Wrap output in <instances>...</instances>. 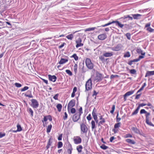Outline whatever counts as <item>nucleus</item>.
Instances as JSON below:
<instances>
[{
	"label": "nucleus",
	"mask_w": 154,
	"mask_h": 154,
	"mask_svg": "<svg viewBox=\"0 0 154 154\" xmlns=\"http://www.w3.org/2000/svg\"><path fill=\"white\" fill-rule=\"evenodd\" d=\"M71 57L74 58L75 60L76 61L78 60L79 59L78 57L75 54H74Z\"/></svg>",
	"instance_id": "33"
},
{
	"label": "nucleus",
	"mask_w": 154,
	"mask_h": 154,
	"mask_svg": "<svg viewBox=\"0 0 154 154\" xmlns=\"http://www.w3.org/2000/svg\"><path fill=\"white\" fill-rule=\"evenodd\" d=\"M75 101L74 99L70 100L68 105V110L69 111L70 108L74 106L75 105Z\"/></svg>",
	"instance_id": "9"
},
{
	"label": "nucleus",
	"mask_w": 154,
	"mask_h": 154,
	"mask_svg": "<svg viewBox=\"0 0 154 154\" xmlns=\"http://www.w3.org/2000/svg\"><path fill=\"white\" fill-rule=\"evenodd\" d=\"M28 112L30 114L32 117L33 116V112L31 108H29L27 109Z\"/></svg>",
	"instance_id": "32"
},
{
	"label": "nucleus",
	"mask_w": 154,
	"mask_h": 154,
	"mask_svg": "<svg viewBox=\"0 0 154 154\" xmlns=\"http://www.w3.org/2000/svg\"><path fill=\"white\" fill-rule=\"evenodd\" d=\"M130 72L132 74H136V71L135 69H131L130 71Z\"/></svg>",
	"instance_id": "39"
},
{
	"label": "nucleus",
	"mask_w": 154,
	"mask_h": 154,
	"mask_svg": "<svg viewBox=\"0 0 154 154\" xmlns=\"http://www.w3.org/2000/svg\"><path fill=\"white\" fill-rule=\"evenodd\" d=\"M104 56H101L99 57V59L100 60H101L102 62H104L105 61V59L104 58Z\"/></svg>",
	"instance_id": "53"
},
{
	"label": "nucleus",
	"mask_w": 154,
	"mask_h": 154,
	"mask_svg": "<svg viewBox=\"0 0 154 154\" xmlns=\"http://www.w3.org/2000/svg\"><path fill=\"white\" fill-rule=\"evenodd\" d=\"M52 125L51 124H50V125H49L48 126L47 128V132L48 133H49L50 132L52 128Z\"/></svg>",
	"instance_id": "31"
},
{
	"label": "nucleus",
	"mask_w": 154,
	"mask_h": 154,
	"mask_svg": "<svg viewBox=\"0 0 154 154\" xmlns=\"http://www.w3.org/2000/svg\"><path fill=\"white\" fill-rule=\"evenodd\" d=\"M48 119L50 121H52V118L51 116L48 115L47 116H45L43 120H42V122L43 124V126L44 127L45 126V124H44V122H46Z\"/></svg>",
	"instance_id": "12"
},
{
	"label": "nucleus",
	"mask_w": 154,
	"mask_h": 154,
	"mask_svg": "<svg viewBox=\"0 0 154 154\" xmlns=\"http://www.w3.org/2000/svg\"><path fill=\"white\" fill-rule=\"evenodd\" d=\"M59 96V94H56L54 97L53 98L55 100H57L58 99V97Z\"/></svg>",
	"instance_id": "58"
},
{
	"label": "nucleus",
	"mask_w": 154,
	"mask_h": 154,
	"mask_svg": "<svg viewBox=\"0 0 154 154\" xmlns=\"http://www.w3.org/2000/svg\"><path fill=\"white\" fill-rule=\"evenodd\" d=\"M141 94H137L135 97V99H138L140 98V97L141 95Z\"/></svg>",
	"instance_id": "64"
},
{
	"label": "nucleus",
	"mask_w": 154,
	"mask_h": 154,
	"mask_svg": "<svg viewBox=\"0 0 154 154\" xmlns=\"http://www.w3.org/2000/svg\"><path fill=\"white\" fill-rule=\"evenodd\" d=\"M146 123L148 125L152 126H154V125L151 122L149 121V119L146 120Z\"/></svg>",
	"instance_id": "36"
},
{
	"label": "nucleus",
	"mask_w": 154,
	"mask_h": 154,
	"mask_svg": "<svg viewBox=\"0 0 154 154\" xmlns=\"http://www.w3.org/2000/svg\"><path fill=\"white\" fill-rule=\"evenodd\" d=\"M138 111L136 109L134 112L132 113L131 116H133L134 115H136L138 113Z\"/></svg>",
	"instance_id": "55"
},
{
	"label": "nucleus",
	"mask_w": 154,
	"mask_h": 154,
	"mask_svg": "<svg viewBox=\"0 0 154 154\" xmlns=\"http://www.w3.org/2000/svg\"><path fill=\"white\" fill-rule=\"evenodd\" d=\"M96 29V27L89 28L86 29L85 30V31H93V30H94L95 29Z\"/></svg>",
	"instance_id": "37"
},
{
	"label": "nucleus",
	"mask_w": 154,
	"mask_h": 154,
	"mask_svg": "<svg viewBox=\"0 0 154 154\" xmlns=\"http://www.w3.org/2000/svg\"><path fill=\"white\" fill-rule=\"evenodd\" d=\"M126 141L127 143H130L131 144H134L135 143V142L134 141L130 139H127L126 140Z\"/></svg>",
	"instance_id": "27"
},
{
	"label": "nucleus",
	"mask_w": 154,
	"mask_h": 154,
	"mask_svg": "<svg viewBox=\"0 0 154 154\" xmlns=\"http://www.w3.org/2000/svg\"><path fill=\"white\" fill-rule=\"evenodd\" d=\"M96 79V80L98 81H101L103 79L102 75L99 73H97Z\"/></svg>",
	"instance_id": "17"
},
{
	"label": "nucleus",
	"mask_w": 154,
	"mask_h": 154,
	"mask_svg": "<svg viewBox=\"0 0 154 154\" xmlns=\"http://www.w3.org/2000/svg\"><path fill=\"white\" fill-rule=\"evenodd\" d=\"M15 86L17 88H20L22 86V85L20 83H15Z\"/></svg>",
	"instance_id": "50"
},
{
	"label": "nucleus",
	"mask_w": 154,
	"mask_h": 154,
	"mask_svg": "<svg viewBox=\"0 0 154 154\" xmlns=\"http://www.w3.org/2000/svg\"><path fill=\"white\" fill-rule=\"evenodd\" d=\"M66 72L70 76H72V72L69 70L67 69L66 70Z\"/></svg>",
	"instance_id": "44"
},
{
	"label": "nucleus",
	"mask_w": 154,
	"mask_h": 154,
	"mask_svg": "<svg viewBox=\"0 0 154 154\" xmlns=\"http://www.w3.org/2000/svg\"><path fill=\"white\" fill-rule=\"evenodd\" d=\"M81 115L76 112L73 115L72 118V120L74 122H77L80 118Z\"/></svg>",
	"instance_id": "10"
},
{
	"label": "nucleus",
	"mask_w": 154,
	"mask_h": 154,
	"mask_svg": "<svg viewBox=\"0 0 154 154\" xmlns=\"http://www.w3.org/2000/svg\"><path fill=\"white\" fill-rule=\"evenodd\" d=\"M119 115V112H118L117 113V116H116V121L118 122H119L121 119V118H120L118 117Z\"/></svg>",
	"instance_id": "54"
},
{
	"label": "nucleus",
	"mask_w": 154,
	"mask_h": 154,
	"mask_svg": "<svg viewBox=\"0 0 154 154\" xmlns=\"http://www.w3.org/2000/svg\"><path fill=\"white\" fill-rule=\"evenodd\" d=\"M48 76L49 80L53 82H55L57 79L56 76L54 75H48Z\"/></svg>",
	"instance_id": "14"
},
{
	"label": "nucleus",
	"mask_w": 154,
	"mask_h": 154,
	"mask_svg": "<svg viewBox=\"0 0 154 154\" xmlns=\"http://www.w3.org/2000/svg\"><path fill=\"white\" fill-rule=\"evenodd\" d=\"M91 128L92 130H93L94 129L96 128L95 122L94 121L92 120L91 122Z\"/></svg>",
	"instance_id": "34"
},
{
	"label": "nucleus",
	"mask_w": 154,
	"mask_h": 154,
	"mask_svg": "<svg viewBox=\"0 0 154 154\" xmlns=\"http://www.w3.org/2000/svg\"><path fill=\"white\" fill-rule=\"evenodd\" d=\"M144 56H143L140 55L139 56V57L137 59V60H138V61H140L141 59H142L144 58Z\"/></svg>",
	"instance_id": "60"
},
{
	"label": "nucleus",
	"mask_w": 154,
	"mask_h": 154,
	"mask_svg": "<svg viewBox=\"0 0 154 154\" xmlns=\"http://www.w3.org/2000/svg\"><path fill=\"white\" fill-rule=\"evenodd\" d=\"M96 110L95 108H94L93 110L92 113V115L93 117H95L96 116H97V115L96 113Z\"/></svg>",
	"instance_id": "40"
},
{
	"label": "nucleus",
	"mask_w": 154,
	"mask_h": 154,
	"mask_svg": "<svg viewBox=\"0 0 154 154\" xmlns=\"http://www.w3.org/2000/svg\"><path fill=\"white\" fill-rule=\"evenodd\" d=\"M105 120L104 119H103V120L99 122L98 124V126H100L101 125L103 124L105 122Z\"/></svg>",
	"instance_id": "47"
},
{
	"label": "nucleus",
	"mask_w": 154,
	"mask_h": 154,
	"mask_svg": "<svg viewBox=\"0 0 154 154\" xmlns=\"http://www.w3.org/2000/svg\"><path fill=\"white\" fill-rule=\"evenodd\" d=\"M126 36L127 38L128 39L130 40L131 39V35L130 33H127L126 34Z\"/></svg>",
	"instance_id": "48"
},
{
	"label": "nucleus",
	"mask_w": 154,
	"mask_h": 154,
	"mask_svg": "<svg viewBox=\"0 0 154 154\" xmlns=\"http://www.w3.org/2000/svg\"><path fill=\"white\" fill-rule=\"evenodd\" d=\"M132 137V135L129 134H126L125 136V138Z\"/></svg>",
	"instance_id": "56"
},
{
	"label": "nucleus",
	"mask_w": 154,
	"mask_h": 154,
	"mask_svg": "<svg viewBox=\"0 0 154 154\" xmlns=\"http://www.w3.org/2000/svg\"><path fill=\"white\" fill-rule=\"evenodd\" d=\"M100 147L101 149L104 150L108 148V146H106L105 145L103 144H102L101 146H100Z\"/></svg>",
	"instance_id": "42"
},
{
	"label": "nucleus",
	"mask_w": 154,
	"mask_h": 154,
	"mask_svg": "<svg viewBox=\"0 0 154 154\" xmlns=\"http://www.w3.org/2000/svg\"><path fill=\"white\" fill-rule=\"evenodd\" d=\"M17 129L16 130H13L12 131L13 132L16 133L18 131H22V129L20 125L18 124L17 126Z\"/></svg>",
	"instance_id": "22"
},
{
	"label": "nucleus",
	"mask_w": 154,
	"mask_h": 154,
	"mask_svg": "<svg viewBox=\"0 0 154 154\" xmlns=\"http://www.w3.org/2000/svg\"><path fill=\"white\" fill-rule=\"evenodd\" d=\"M64 116L63 117V119L64 120H66L67 118L68 115L66 112H65L64 113Z\"/></svg>",
	"instance_id": "62"
},
{
	"label": "nucleus",
	"mask_w": 154,
	"mask_h": 154,
	"mask_svg": "<svg viewBox=\"0 0 154 154\" xmlns=\"http://www.w3.org/2000/svg\"><path fill=\"white\" fill-rule=\"evenodd\" d=\"M92 83L91 78L89 79L86 82L85 84V91H88L92 89Z\"/></svg>",
	"instance_id": "4"
},
{
	"label": "nucleus",
	"mask_w": 154,
	"mask_h": 154,
	"mask_svg": "<svg viewBox=\"0 0 154 154\" xmlns=\"http://www.w3.org/2000/svg\"><path fill=\"white\" fill-rule=\"evenodd\" d=\"M154 75V71H147L145 75V77H146Z\"/></svg>",
	"instance_id": "19"
},
{
	"label": "nucleus",
	"mask_w": 154,
	"mask_h": 154,
	"mask_svg": "<svg viewBox=\"0 0 154 154\" xmlns=\"http://www.w3.org/2000/svg\"><path fill=\"white\" fill-rule=\"evenodd\" d=\"M114 23H115L116 26H118V27H120L121 28H122L124 26V25L123 24H121L118 21H113L111 22H109L105 25H102L101 26L104 27Z\"/></svg>",
	"instance_id": "1"
},
{
	"label": "nucleus",
	"mask_w": 154,
	"mask_h": 154,
	"mask_svg": "<svg viewBox=\"0 0 154 154\" xmlns=\"http://www.w3.org/2000/svg\"><path fill=\"white\" fill-rule=\"evenodd\" d=\"M83 148L82 146L81 145H79L77 146L76 149L79 152H82V149Z\"/></svg>",
	"instance_id": "26"
},
{
	"label": "nucleus",
	"mask_w": 154,
	"mask_h": 154,
	"mask_svg": "<svg viewBox=\"0 0 154 154\" xmlns=\"http://www.w3.org/2000/svg\"><path fill=\"white\" fill-rule=\"evenodd\" d=\"M121 48V45L120 44H119L116 46L111 48V49L113 51H117L120 50Z\"/></svg>",
	"instance_id": "13"
},
{
	"label": "nucleus",
	"mask_w": 154,
	"mask_h": 154,
	"mask_svg": "<svg viewBox=\"0 0 154 154\" xmlns=\"http://www.w3.org/2000/svg\"><path fill=\"white\" fill-rule=\"evenodd\" d=\"M119 77V76L117 75H111L110 76V78H111V79H112L115 78H118Z\"/></svg>",
	"instance_id": "51"
},
{
	"label": "nucleus",
	"mask_w": 154,
	"mask_h": 154,
	"mask_svg": "<svg viewBox=\"0 0 154 154\" xmlns=\"http://www.w3.org/2000/svg\"><path fill=\"white\" fill-rule=\"evenodd\" d=\"M107 37V36L106 34H103L99 35L98 36V38L100 40H104Z\"/></svg>",
	"instance_id": "16"
},
{
	"label": "nucleus",
	"mask_w": 154,
	"mask_h": 154,
	"mask_svg": "<svg viewBox=\"0 0 154 154\" xmlns=\"http://www.w3.org/2000/svg\"><path fill=\"white\" fill-rule=\"evenodd\" d=\"M87 119L88 121H90L91 119V114H89L88 116L87 117Z\"/></svg>",
	"instance_id": "59"
},
{
	"label": "nucleus",
	"mask_w": 154,
	"mask_h": 154,
	"mask_svg": "<svg viewBox=\"0 0 154 154\" xmlns=\"http://www.w3.org/2000/svg\"><path fill=\"white\" fill-rule=\"evenodd\" d=\"M131 130L134 131V133L137 134H140V131L139 129H138L136 127H133L131 128Z\"/></svg>",
	"instance_id": "18"
},
{
	"label": "nucleus",
	"mask_w": 154,
	"mask_h": 154,
	"mask_svg": "<svg viewBox=\"0 0 154 154\" xmlns=\"http://www.w3.org/2000/svg\"><path fill=\"white\" fill-rule=\"evenodd\" d=\"M71 110V112L72 114H74L75 112V109L73 108H71L70 109Z\"/></svg>",
	"instance_id": "49"
},
{
	"label": "nucleus",
	"mask_w": 154,
	"mask_h": 154,
	"mask_svg": "<svg viewBox=\"0 0 154 154\" xmlns=\"http://www.w3.org/2000/svg\"><path fill=\"white\" fill-rule=\"evenodd\" d=\"M85 63L87 67L89 69H93L94 67L93 64L91 62L90 59L89 58H87L85 60Z\"/></svg>",
	"instance_id": "3"
},
{
	"label": "nucleus",
	"mask_w": 154,
	"mask_h": 154,
	"mask_svg": "<svg viewBox=\"0 0 154 154\" xmlns=\"http://www.w3.org/2000/svg\"><path fill=\"white\" fill-rule=\"evenodd\" d=\"M130 56L131 55L130 52L128 51L124 55V57H130Z\"/></svg>",
	"instance_id": "35"
},
{
	"label": "nucleus",
	"mask_w": 154,
	"mask_h": 154,
	"mask_svg": "<svg viewBox=\"0 0 154 154\" xmlns=\"http://www.w3.org/2000/svg\"><path fill=\"white\" fill-rule=\"evenodd\" d=\"M133 18V19L136 20H139L140 19V17L142 15L139 14H132L131 15Z\"/></svg>",
	"instance_id": "15"
},
{
	"label": "nucleus",
	"mask_w": 154,
	"mask_h": 154,
	"mask_svg": "<svg viewBox=\"0 0 154 154\" xmlns=\"http://www.w3.org/2000/svg\"><path fill=\"white\" fill-rule=\"evenodd\" d=\"M118 20H120V21H122L123 23H126L130 20H133V18L130 16L129 15H127L121 17Z\"/></svg>",
	"instance_id": "2"
},
{
	"label": "nucleus",
	"mask_w": 154,
	"mask_h": 154,
	"mask_svg": "<svg viewBox=\"0 0 154 154\" xmlns=\"http://www.w3.org/2000/svg\"><path fill=\"white\" fill-rule=\"evenodd\" d=\"M68 61V59H64L63 58H61L59 62V63L60 64H63L66 63Z\"/></svg>",
	"instance_id": "20"
},
{
	"label": "nucleus",
	"mask_w": 154,
	"mask_h": 154,
	"mask_svg": "<svg viewBox=\"0 0 154 154\" xmlns=\"http://www.w3.org/2000/svg\"><path fill=\"white\" fill-rule=\"evenodd\" d=\"M78 68V65L77 64H75L73 67V71L75 72V74L76 75L77 72V69Z\"/></svg>",
	"instance_id": "30"
},
{
	"label": "nucleus",
	"mask_w": 154,
	"mask_h": 154,
	"mask_svg": "<svg viewBox=\"0 0 154 154\" xmlns=\"http://www.w3.org/2000/svg\"><path fill=\"white\" fill-rule=\"evenodd\" d=\"M74 143L75 144H79L82 142V139L79 136L74 137L73 138Z\"/></svg>",
	"instance_id": "7"
},
{
	"label": "nucleus",
	"mask_w": 154,
	"mask_h": 154,
	"mask_svg": "<svg viewBox=\"0 0 154 154\" xmlns=\"http://www.w3.org/2000/svg\"><path fill=\"white\" fill-rule=\"evenodd\" d=\"M146 30L148 32H154V29L150 27H149L147 28Z\"/></svg>",
	"instance_id": "38"
},
{
	"label": "nucleus",
	"mask_w": 154,
	"mask_h": 154,
	"mask_svg": "<svg viewBox=\"0 0 154 154\" xmlns=\"http://www.w3.org/2000/svg\"><path fill=\"white\" fill-rule=\"evenodd\" d=\"M134 92V91H131L126 92L125 94V97H128L133 94Z\"/></svg>",
	"instance_id": "24"
},
{
	"label": "nucleus",
	"mask_w": 154,
	"mask_h": 154,
	"mask_svg": "<svg viewBox=\"0 0 154 154\" xmlns=\"http://www.w3.org/2000/svg\"><path fill=\"white\" fill-rule=\"evenodd\" d=\"M79 112H77L78 113L80 114V115H81L83 113L82 112V107H80L79 110Z\"/></svg>",
	"instance_id": "52"
},
{
	"label": "nucleus",
	"mask_w": 154,
	"mask_h": 154,
	"mask_svg": "<svg viewBox=\"0 0 154 154\" xmlns=\"http://www.w3.org/2000/svg\"><path fill=\"white\" fill-rule=\"evenodd\" d=\"M140 114H142L143 113H145L146 114V120L149 119V116L150 115V114L149 112H147L144 109H143L140 110Z\"/></svg>",
	"instance_id": "8"
},
{
	"label": "nucleus",
	"mask_w": 154,
	"mask_h": 154,
	"mask_svg": "<svg viewBox=\"0 0 154 154\" xmlns=\"http://www.w3.org/2000/svg\"><path fill=\"white\" fill-rule=\"evenodd\" d=\"M115 109V106L114 105H112V110H110V112L112 114H113L114 111Z\"/></svg>",
	"instance_id": "43"
},
{
	"label": "nucleus",
	"mask_w": 154,
	"mask_h": 154,
	"mask_svg": "<svg viewBox=\"0 0 154 154\" xmlns=\"http://www.w3.org/2000/svg\"><path fill=\"white\" fill-rule=\"evenodd\" d=\"M63 146V143L62 142L60 141L58 142L57 148H60L62 147Z\"/></svg>",
	"instance_id": "45"
},
{
	"label": "nucleus",
	"mask_w": 154,
	"mask_h": 154,
	"mask_svg": "<svg viewBox=\"0 0 154 154\" xmlns=\"http://www.w3.org/2000/svg\"><path fill=\"white\" fill-rule=\"evenodd\" d=\"M25 96L26 97H29V98H32L33 97V96L31 93L29 94H25Z\"/></svg>",
	"instance_id": "57"
},
{
	"label": "nucleus",
	"mask_w": 154,
	"mask_h": 154,
	"mask_svg": "<svg viewBox=\"0 0 154 154\" xmlns=\"http://www.w3.org/2000/svg\"><path fill=\"white\" fill-rule=\"evenodd\" d=\"M72 148V145L69 144L68 145L67 147V152L69 154H71Z\"/></svg>",
	"instance_id": "21"
},
{
	"label": "nucleus",
	"mask_w": 154,
	"mask_h": 154,
	"mask_svg": "<svg viewBox=\"0 0 154 154\" xmlns=\"http://www.w3.org/2000/svg\"><path fill=\"white\" fill-rule=\"evenodd\" d=\"M103 56L106 57H110L113 55L112 52H106L103 54Z\"/></svg>",
	"instance_id": "23"
},
{
	"label": "nucleus",
	"mask_w": 154,
	"mask_h": 154,
	"mask_svg": "<svg viewBox=\"0 0 154 154\" xmlns=\"http://www.w3.org/2000/svg\"><path fill=\"white\" fill-rule=\"evenodd\" d=\"M66 37L69 40H72L73 38V34H71L67 35Z\"/></svg>",
	"instance_id": "29"
},
{
	"label": "nucleus",
	"mask_w": 154,
	"mask_h": 154,
	"mask_svg": "<svg viewBox=\"0 0 154 154\" xmlns=\"http://www.w3.org/2000/svg\"><path fill=\"white\" fill-rule=\"evenodd\" d=\"M121 123L119 122L115 124L114 127L115 128H119L120 126Z\"/></svg>",
	"instance_id": "41"
},
{
	"label": "nucleus",
	"mask_w": 154,
	"mask_h": 154,
	"mask_svg": "<svg viewBox=\"0 0 154 154\" xmlns=\"http://www.w3.org/2000/svg\"><path fill=\"white\" fill-rule=\"evenodd\" d=\"M32 103L30 106L33 108H37L39 106V103L38 101L35 99H32L31 100Z\"/></svg>",
	"instance_id": "6"
},
{
	"label": "nucleus",
	"mask_w": 154,
	"mask_h": 154,
	"mask_svg": "<svg viewBox=\"0 0 154 154\" xmlns=\"http://www.w3.org/2000/svg\"><path fill=\"white\" fill-rule=\"evenodd\" d=\"M5 133H0V138H2L4 136H5Z\"/></svg>",
	"instance_id": "61"
},
{
	"label": "nucleus",
	"mask_w": 154,
	"mask_h": 154,
	"mask_svg": "<svg viewBox=\"0 0 154 154\" xmlns=\"http://www.w3.org/2000/svg\"><path fill=\"white\" fill-rule=\"evenodd\" d=\"M76 43V47L78 48L79 47L82 46L83 45V44L81 43L82 40L80 38H79L75 41Z\"/></svg>",
	"instance_id": "11"
},
{
	"label": "nucleus",
	"mask_w": 154,
	"mask_h": 154,
	"mask_svg": "<svg viewBox=\"0 0 154 154\" xmlns=\"http://www.w3.org/2000/svg\"><path fill=\"white\" fill-rule=\"evenodd\" d=\"M29 87L28 86H25L23 88L21 89V92H23L29 89Z\"/></svg>",
	"instance_id": "46"
},
{
	"label": "nucleus",
	"mask_w": 154,
	"mask_h": 154,
	"mask_svg": "<svg viewBox=\"0 0 154 154\" xmlns=\"http://www.w3.org/2000/svg\"><path fill=\"white\" fill-rule=\"evenodd\" d=\"M137 52L138 54H141L143 56L145 54V52H143V51L140 49H137Z\"/></svg>",
	"instance_id": "28"
},
{
	"label": "nucleus",
	"mask_w": 154,
	"mask_h": 154,
	"mask_svg": "<svg viewBox=\"0 0 154 154\" xmlns=\"http://www.w3.org/2000/svg\"><path fill=\"white\" fill-rule=\"evenodd\" d=\"M62 105L61 104L59 103L57 104L56 106V107L58 109L59 112H60L61 111L62 108Z\"/></svg>",
	"instance_id": "25"
},
{
	"label": "nucleus",
	"mask_w": 154,
	"mask_h": 154,
	"mask_svg": "<svg viewBox=\"0 0 154 154\" xmlns=\"http://www.w3.org/2000/svg\"><path fill=\"white\" fill-rule=\"evenodd\" d=\"M81 133L86 134L88 132V128L84 124L82 123L80 125Z\"/></svg>",
	"instance_id": "5"
},
{
	"label": "nucleus",
	"mask_w": 154,
	"mask_h": 154,
	"mask_svg": "<svg viewBox=\"0 0 154 154\" xmlns=\"http://www.w3.org/2000/svg\"><path fill=\"white\" fill-rule=\"evenodd\" d=\"M62 137V134H60L59 136L58 139L59 140H61Z\"/></svg>",
	"instance_id": "63"
}]
</instances>
